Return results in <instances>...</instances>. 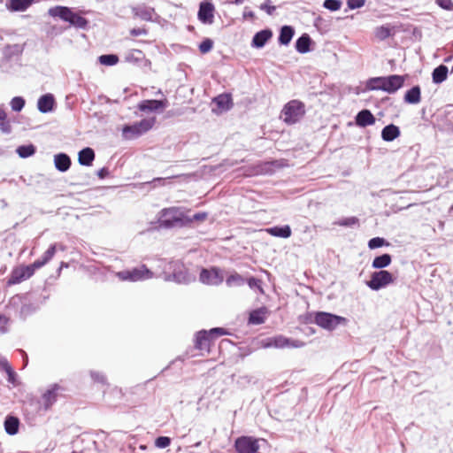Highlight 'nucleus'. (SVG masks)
Instances as JSON below:
<instances>
[{"label":"nucleus","mask_w":453,"mask_h":453,"mask_svg":"<svg viewBox=\"0 0 453 453\" xmlns=\"http://www.w3.org/2000/svg\"><path fill=\"white\" fill-rule=\"evenodd\" d=\"M50 294L44 288L41 292L31 291L22 296H15L12 298V305L20 303L19 317L26 319L35 313L49 299Z\"/></svg>","instance_id":"f257e3e1"},{"label":"nucleus","mask_w":453,"mask_h":453,"mask_svg":"<svg viewBox=\"0 0 453 453\" xmlns=\"http://www.w3.org/2000/svg\"><path fill=\"white\" fill-rule=\"evenodd\" d=\"M404 81V76L398 74L370 78L366 82V88L394 94L403 86Z\"/></svg>","instance_id":"f03ea898"},{"label":"nucleus","mask_w":453,"mask_h":453,"mask_svg":"<svg viewBox=\"0 0 453 453\" xmlns=\"http://www.w3.org/2000/svg\"><path fill=\"white\" fill-rule=\"evenodd\" d=\"M305 321L315 323L323 329L333 331L339 326H346L348 319L344 317L326 311H316L314 314H307Z\"/></svg>","instance_id":"7ed1b4c3"},{"label":"nucleus","mask_w":453,"mask_h":453,"mask_svg":"<svg viewBox=\"0 0 453 453\" xmlns=\"http://www.w3.org/2000/svg\"><path fill=\"white\" fill-rule=\"evenodd\" d=\"M231 334L223 327H213L210 330H200L195 335V348L199 350L210 351L211 342L222 335Z\"/></svg>","instance_id":"20e7f679"},{"label":"nucleus","mask_w":453,"mask_h":453,"mask_svg":"<svg viewBox=\"0 0 453 453\" xmlns=\"http://www.w3.org/2000/svg\"><path fill=\"white\" fill-rule=\"evenodd\" d=\"M158 223L161 227L173 228L184 226L188 224V217L179 209L172 207L161 211Z\"/></svg>","instance_id":"39448f33"},{"label":"nucleus","mask_w":453,"mask_h":453,"mask_svg":"<svg viewBox=\"0 0 453 453\" xmlns=\"http://www.w3.org/2000/svg\"><path fill=\"white\" fill-rule=\"evenodd\" d=\"M281 114L285 123L295 124L304 116L305 105L299 100H291L284 105Z\"/></svg>","instance_id":"423d86ee"},{"label":"nucleus","mask_w":453,"mask_h":453,"mask_svg":"<svg viewBox=\"0 0 453 453\" xmlns=\"http://www.w3.org/2000/svg\"><path fill=\"white\" fill-rule=\"evenodd\" d=\"M155 118L143 119L133 125H126L122 129V134L126 139H134L148 132L155 124Z\"/></svg>","instance_id":"0eeeda50"},{"label":"nucleus","mask_w":453,"mask_h":453,"mask_svg":"<svg viewBox=\"0 0 453 453\" xmlns=\"http://www.w3.org/2000/svg\"><path fill=\"white\" fill-rule=\"evenodd\" d=\"M393 274L387 270H380L371 274L366 286L373 291H378L395 282Z\"/></svg>","instance_id":"6e6552de"},{"label":"nucleus","mask_w":453,"mask_h":453,"mask_svg":"<svg viewBox=\"0 0 453 453\" xmlns=\"http://www.w3.org/2000/svg\"><path fill=\"white\" fill-rule=\"evenodd\" d=\"M260 441L265 442V440L242 435L234 441V449L238 453H259Z\"/></svg>","instance_id":"1a4fd4ad"},{"label":"nucleus","mask_w":453,"mask_h":453,"mask_svg":"<svg viewBox=\"0 0 453 453\" xmlns=\"http://www.w3.org/2000/svg\"><path fill=\"white\" fill-rule=\"evenodd\" d=\"M153 273L146 265H142L139 267L131 270H125L118 273V277L121 280L139 281L152 278Z\"/></svg>","instance_id":"9d476101"},{"label":"nucleus","mask_w":453,"mask_h":453,"mask_svg":"<svg viewBox=\"0 0 453 453\" xmlns=\"http://www.w3.org/2000/svg\"><path fill=\"white\" fill-rule=\"evenodd\" d=\"M168 268L173 272L165 274V280L166 281H175L177 283H188L189 281L188 273L181 262L171 261L168 264Z\"/></svg>","instance_id":"9b49d317"},{"label":"nucleus","mask_w":453,"mask_h":453,"mask_svg":"<svg viewBox=\"0 0 453 453\" xmlns=\"http://www.w3.org/2000/svg\"><path fill=\"white\" fill-rule=\"evenodd\" d=\"M35 270L36 268H34L33 264L15 267L12 269L7 280V284L9 286L19 284L29 279L35 273Z\"/></svg>","instance_id":"f8f14e48"},{"label":"nucleus","mask_w":453,"mask_h":453,"mask_svg":"<svg viewBox=\"0 0 453 453\" xmlns=\"http://www.w3.org/2000/svg\"><path fill=\"white\" fill-rule=\"evenodd\" d=\"M199 280L203 284L218 286L223 282L224 278L219 268L211 267V269L203 268Z\"/></svg>","instance_id":"ddd939ff"},{"label":"nucleus","mask_w":453,"mask_h":453,"mask_svg":"<svg viewBox=\"0 0 453 453\" xmlns=\"http://www.w3.org/2000/svg\"><path fill=\"white\" fill-rule=\"evenodd\" d=\"M214 12L215 7L211 1H203L199 5L197 18L203 24L211 25L214 20Z\"/></svg>","instance_id":"4468645a"},{"label":"nucleus","mask_w":453,"mask_h":453,"mask_svg":"<svg viewBox=\"0 0 453 453\" xmlns=\"http://www.w3.org/2000/svg\"><path fill=\"white\" fill-rule=\"evenodd\" d=\"M60 389L61 387L55 383L50 385V387L42 394L41 402L43 405V411H49L57 402L58 391Z\"/></svg>","instance_id":"2eb2a0df"},{"label":"nucleus","mask_w":453,"mask_h":453,"mask_svg":"<svg viewBox=\"0 0 453 453\" xmlns=\"http://www.w3.org/2000/svg\"><path fill=\"white\" fill-rule=\"evenodd\" d=\"M269 347L274 348H301L304 346V342L298 340H291L282 335H278L270 339V342L267 344Z\"/></svg>","instance_id":"dca6fc26"},{"label":"nucleus","mask_w":453,"mask_h":453,"mask_svg":"<svg viewBox=\"0 0 453 453\" xmlns=\"http://www.w3.org/2000/svg\"><path fill=\"white\" fill-rule=\"evenodd\" d=\"M168 105V102L166 99L165 100H156V99H147L142 100L138 104V109L142 111H156L160 109H165Z\"/></svg>","instance_id":"f3484780"},{"label":"nucleus","mask_w":453,"mask_h":453,"mask_svg":"<svg viewBox=\"0 0 453 453\" xmlns=\"http://www.w3.org/2000/svg\"><path fill=\"white\" fill-rule=\"evenodd\" d=\"M132 13L144 21H152L153 16L156 15L155 9L145 4H139L132 7Z\"/></svg>","instance_id":"a211bd4d"},{"label":"nucleus","mask_w":453,"mask_h":453,"mask_svg":"<svg viewBox=\"0 0 453 453\" xmlns=\"http://www.w3.org/2000/svg\"><path fill=\"white\" fill-rule=\"evenodd\" d=\"M273 32L270 28H265L257 32L251 41V46L256 49L263 48L272 38Z\"/></svg>","instance_id":"6ab92c4d"},{"label":"nucleus","mask_w":453,"mask_h":453,"mask_svg":"<svg viewBox=\"0 0 453 453\" xmlns=\"http://www.w3.org/2000/svg\"><path fill=\"white\" fill-rule=\"evenodd\" d=\"M43 411V405L40 399L32 397L24 402L23 411L25 415L36 416Z\"/></svg>","instance_id":"aec40b11"},{"label":"nucleus","mask_w":453,"mask_h":453,"mask_svg":"<svg viewBox=\"0 0 453 453\" xmlns=\"http://www.w3.org/2000/svg\"><path fill=\"white\" fill-rule=\"evenodd\" d=\"M55 105V97L52 94H45L39 97L37 101L38 111L42 113L52 111Z\"/></svg>","instance_id":"412c9836"},{"label":"nucleus","mask_w":453,"mask_h":453,"mask_svg":"<svg viewBox=\"0 0 453 453\" xmlns=\"http://www.w3.org/2000/svg\"><path fill=\"white\" fill-rule=\"evenodd\" d=\"M71 165V157L66 153L60 152L54 156V165L58 171L65 173L70 169Z\"/></svg>","instance_id":"4be33fe9"},{"label":"nucleus","mask_w":453,"mask_h":453,"mask_svg":"<svg viewBox=\"0 0 453 453\" xmlns=\"http://www.w3.org/2000/svg\"><path fill=\"white\" fill-rule=\"evenodd\" d=\"M25 45L26 43L6 44L3 49L4 59L9 62L13 57L20 56L24 51Z\"/></svg>","instance_id":"5701e85b"},{"label":"nucleus","mask_w":453,"mask_h":453,"mask_svg":"<svg viewBox=\"0 0 453 453\" xmlns=\"http://www.w3.org/2000/svg\"><path fill=\"white\" fill-rule=\"evenodd\" d=\"M356 124L358 127H365L367 126L373 125L376 121L375 117L370 110L364 109L360 111L356 116Z\"/></svg>","instance_id":"b1692460"},{"label":"nucleus","mask_w":453,"mask_h":453,"mask_svg":"<svg viewBox=\"0 0 453 453\" xmlns=\"http://www.w3.org/2000/svg\"><path fill=\"white\" fill-rule=\"evenodd\" d=\"M311 43L312 40L311 36L308 34L304 33L301 36H299L296 41V50L301 54L308 53L309 51H311Z\"/></svg>","instance_id":"393cba45"},{"label":"nucleus","mask_w":453,"mask_h":453,"mask_svg":"<svg viewBox=\"0 0 453 453\" xmlns=\"http://www.w3.org/2000/svg\"><path fill=\"white\" fill-rule=\"evenodd\" d=\"M95 151L89 147L81 150L78 153V162L81 165L90 166L95 160Z\"/></svg>","instance_id":"a878e982"},{"label":"nucleus","mask_w":453,"mask_h":453,"mask_svg":"<svg viewBox=\"0 0 453 453\" xmlns=\"http://www.w3.org/2000/svg\"><path fill=\"white\" fill-rule=\"evenodd\" d=\"M72 12H73V10L71 8L66 7V6H60V5L51 7L49 9V12H48L50 16L54 17V18L58 17L66 22L69 21Z\"/></svg>","instance_id":"bb28decb"},{"label":"nucleus","mask_w":453,"mask_h":453,"mask_svg":"<svg viewBox=\"0 0 453 453\" xmlns=\"http://www.w3.org/2000/svg\"><path fill=\"white\" fill-rule=\"evenodd\" d=\"M19 419L16 416L7 415L5 417L4 426L6 434L9 435L17 434L19 433Z\"/></svg>","instance_id":"cd10ccee"},{"label":"nucleus","mask_w":453,"mask_h":453,"mask_svg":"<svg viewBox=\"0 0 453 453\" xmlns=\"http://www.w3.org/2000/svg\"><path fill=\"white\" fill-rule=\"evenodd\" d=\"M403 101L409 104H417L421 101V88L418 85L413 86L407 90L403 96Z\"/></svg>","instance_id":"c85d7f7f"},{"label":"nucleus","mask_w":453,"mask_h":453,"mask_svg":"<svg viewBox=\"0 0 453 453\" xmlns=\"http://www.w3.org/2000/svg\"><path fill=\"white\" fill-rule=\"evenodd\" d=\"M400 128L394 124L387 125L381 131V138L385 142H392L400 136Z\"/></svg>","instance_id":"c756f323"},{"label":"nucleus","mask_w":453,"mask_h":453,"mask_svg":"<svg viewBox=\"0 0 453 453\" xmlns=\"http://www.w3.org/2000/svg\"><path fill=\"white\" fill-rule=\"evenodd\" d=\"M295 35V29L293 27L285 25L282 26L280 30V35L278 37V42L280 45H288Z\"/></svg>","instance_id":"7c9ffc66"},{"label":"nucleus","mask_w":453,"mask_h":453,"mask_svg":"<svg viewBox=\"0 0 453 453\" xmlns=\"http://www.w3.org/2000/svg\"><path fill=\"white\" fill-rule=\"evenodd\" d=\"M268 312L266 307H261L256 310H253L249 316L248 322L251 325H261L265 320V315Z\"/></svg>","instance_id":"2f4dec72"},{"label":"nucleus","mask_w":453,"mask_h":453,"mask_svg":"<svg viewBox=\"0 0 453 453\" xmlns=\"http://www.w3.org/2000/svg\"><path fill=\"white\" fill-rule=\"evenodd\" d=\"M266 232L272 236L285 239L290 237L292 234L291 227L288 225L274 226L266 228Z\"/></svg>","instance_id":"473e14b6"},{"label":"nucleus","mask_w":453,"mask_h":453,"mask_svg":"<svg viewBox=\"0 0 453 453\" xmlns=\"http://www.w3.org/2000/svg\"><path fill=\"white\" fill-rule=\"evenodd\" d=\"M280 165L278 160L261 162L255 166L254 170L256 174H271L273 173V167Z\"/></svg>","instance_id":"72a5a7b5"},{"label":"nucleus","mask_w":453,"mask_h":453,"mask_svg":"<svg viewBox=\"0 0 453 453\" xmlns=\"http://www.w3.org/2000/svg\"><path fill=\"white\" fill-rule=\"evenodd\" d=\"M35 0H8L6 7L12 12L26 11Z\"/></svg>","instance_id":"f704fd0d"},{"label":"nucleus","mask_w":453,"mask_h":453,"mask_svg":"<svg viewBox=\"0 0 453 453\" xmlns=\"http://www.w3.org/2000/svg\"><path fill=\"white\" fill-rule=\"evenodd\" d=\"M56 253V244H51L42 256L33 263L34 268L39 269L47 264Z\"/></svg>","instance_id":"c9c22d12"},{"label":"nucleus","mask_w":453,"mask_h":453,"mask_svg":"<svg viewBox=\"0 0 453 453\" xmlns=\"http://www.w3.org/2000/svg\"><path fill=\"white\" fill-rule=\"evenodd\" d=\"M392 262V257L390 254L384 253L382 255L377 256L373 258L372 262V267L373 269L383 270L388 267Z\"/></svg>","instance_id":"e433bc0d"},{"label":"nucleus","mask_w":453,"mask_h":453,"mask_svg":"<svg viewBox=\"0 0 453 453\" xmlns=\"http://www.w3.org/2000/svg\"><path fill=\"white\" fill-rule=\"evenodd\" d=\"M216 105L223 111H228L233 107V100L230 94H221L213 99Z\"/></svg>","instance_id":"4c0bfd02"},{"label":"nucleus","mask_w":453,"mask_h":453,"mask_svg":"<svg viewBox=\"0 0 453 453\" xmlns=\"http://www.w3.org/2000/svg\"><path fill=\"white\" fill-rule=\"evenodd\" d=\"M449 69L445 65L435 67L432 73V80L435 84L443 82L448 77Z\"/></svg>","instance_id":"58836bf2"},{"label":"nucleus","mask_w":453,"mask_h":453,"mask_svg":"<svg viewBox=\"0 0 453 453\" xmlns=\"http://www.w3.org/2000/svg\"><path fill=\"white\" fill-rule=\"evenodd\" d=\"M68 23L77 28L85 29L88 25V20L86 18L73 12Z\"/></svg>","instance_id":"ea45409f"},{"label":"nucleus","mask_w":453,"mask_h":453,"mask_svg":"<svg viewBox=\"0 0 453 453\" xmlns=\"http://www.w3.org/2000/svg\"><path fill=\"white\" fill-rule=\"evenodd\" d=\"M35 152L36 147L32 143L27 145H20L16 149V153L21 158H27L32 157L35 154Z\"/></svg>","instance_id":"a19ab883"},{"label":"nucleus","mask_w":453,"mask_h":453,"mask_svg":"<svg viewBox=\"0 0 453 453\" xmlns=\"http://www.w3.org/2000/svg\"><path fill=\"white\" fill-rule=\"evenodd\" d=\"M244 283H245L244 278L237 273H232L226 280V284L228 287L242 286V285H244Z\"/></svg>","instance_id":"79ce46f5"},{"label":"nucleus","mask_w":453,"mask_h":453,"mask_svg":"<svg viewBox=\"0 0 453 453\" xmlns=\"http://www.w3.org/2000/svg\"><path fill=\"white\" fill-rule=\"evenodd\" d=\"M101 65L112 66L119 62V57L115 54H104L98 58Z\"/></svg>","instance_id":"37998d69"},{"label":"nucleus","mask_w":453,"mask_h":453,"mask_svg":"<svg viewBox=\"0 0 453 453\" xmlns=\"http://www.w3.org/2000/svg\"><path fill=\"white\" fill-rule=\"evenodd\" d=\"M0 366L2 370H4L8 375V381L11 383H14L16 378V372L10 365L7 360L0 361Z\"/></svg>","instance_id":"c03bdc74"},{"label":"nucleus","mask_w":453,"mask_h":453,"mask_svg":"<svg viewBox=\"0 0 453 453\" xmlns=\"http://www.w3.org/2000/svg\"><path fill=\"white\" fill-rule=\"evenodd\" d=\"M374 34L379 40L384 41L391 35V30L386 26H380L375 28Z\"/></svg>","instance_id":"a18cd8bd"},{"label":"nucleus","mask_w":453,"mask_h":453,"mask_svg":"<svg viewBox=\"0 0 453 453\" xmlns=\"http://www.w3.org/2000/svg\"><path fill=\"white\" fill-rule=\"evenodd\" d=\"M25 104L26 101L22 96H14L10 103L12 110L16 112L21 111Z\"/></svg>","instance_id":"49530a36"},{"label":"nucleus","mask_w":453,"mask_h":453,"mask_svg":"<svg viewBox=\"0 0 453 453\" xmlns=\"http://www.w3.org/2000/svg\"><path fill=\"white\" fill-rule=\"evenodd\" d=\"M334 225L341 226H353L359 225V219L357 217L343 218L334 222Z\"/></svg>","instance_id":"de8ad7c7"},{"label":"nucleus","mask_w":453,"mask_h":453,"mask_svg":"<svg viewBox=\"0 0 453 453\" xmlns=\"http://www.w3.org/2000/svg\"><path fill=\"white\" fill-rule=\"evenodd\" d=\"M388 245H389V243L382 237H373L370 239L368 242V247L371 250L378 249Z\"/></svg>","instance_id":"09e8293b"},{"label":"nucleus","mask_w":453,"mask_h":453,"mask_svg":"<svg viewBox=\"0 0 453 453\" xmlns=\"http://www.w3.org/2000/svg\"><path fill=\"white\" fill-rule=\"evenodd\" d=\"M127 61L132 62V63H139L141 61L145 60V57L142 50H135L133 52L129 53L126 57Z\"/></svg>","instance_id":"8fccbe9b"},{"label":"nucleus","mask_w":453,"mask_h":453,"mask_svg":"<svg viewBox=\"0 0 453 453\" xmlns=\"http://www.w3.org/2000/svg\"><path fill=\"white\" fill-rule=\"evenodd\" d=\"M342 2L341 0H325L323 7L331 11L336 12L341 9Z\"/></svg>","instance_id":"3c124183"},{"label":"nucleus","mask_w":453,"mask_h":453,"mask_svg":"<svg viewBox=\"0 0 453 453\" xmlns=\"http://www.w3.org/2000/svg\"><path fill=\"white\" fill-rule=\"evenodd\" d=\"M213 41L210 38H205L202 41V42L199 44V50L203 54H206L210 52L213 48Z\"/></svg>","instance_id":"603ef678"},{"label":"nucleus","mask_w":453,"mask_h":453,"mask_svg":"<svg viewBox=\"0 0 453 453\" xmlns=\"http://www.w3.org/2000/svg\"><path fill=\"white\" fill-rule=\"evenodd\" d=\"M247 284L251 289H258L260 293H264L262 288V280L255 277H250L247 280Z\"/></svg>","instance_id":"864d4df0"},{"label":"nucleus","mask_w":453,"mask_h":453,"mask_svg":"<svg viewBox=\"0 0 453 453\" xmlns=\"http://www.w3.org/2000/svg\"><path fill=\"white\" fill-rule=\"evenodd\" d=\"M171 444V438L168 436H159L155 440V446L159 449H165Z\"/></svg>","instance_id":"5fc2aeb1"},{"label":"nucleus","mask_w":453,"mask_h":453,"mask_svg":"<svg viewBox=\"0 0 453 453\" xmlns=\"http://www.w3.org/2000/svg\"><path fill=\"white\" fill-rule=\"evenodd\" d=\"M365 0H347V6L349 10H355L361 8L365 5Z\"/></svg>","instance_id":"6e6d98bb"},{"label":"nucleus","mask_w":453,"mask_h":453,"mask_svg":"<svg viewBox=\"0 0 453 453\" xmlns=\"http://www.w3.org/2000/svg\"><path fill=\"white\" fill-rule=\"evenodd\" d=\"M435 3L441 9L446 11H453V2L452 0H435Z\"/></svg>","instance_id":"4d7b16f0"},{"label":"nucleus","mask_w":453,"mask_h":453,"mask_svg":"<svg viewBox=\"0 0 453 453\" xmlns=\"http://www.w3.org/2000/svg\"><path fill=\"white\" fill-rule=\"evenodd\" d=\"M90 376L95 382H98L101 384L106 383V378L102 372L91 371Z\"/></svg>","instance_id":"13d9d810"},{"label":"nucleus","mask_w":453,"mask_h":453,"mask_svg":"<svg viewBox=\"0 0 453 453\" xmlns=\"http://www.w3.org/2000/svg\"><path fill=\"white\" fill-rule=\"evenodd\" d=\"M10 319L6 317L5 315L1 314L0 315V333L5 334L8 332V325H9Z\"/></svg>","instance_id":"bf43d9fd"},{"label":"nucleus","mask_w":453,"mask_h":453,"mask_svg":"<svg viewBox=\"0 0 453 453\" xmlns=\"http://www.w3.org/2000/svg\"><path fill=\"white\" fill-rule=\"evenodd\" d=\"M259 9L265 11L268 15H273L276 7L270 4V0H266L265 3L259 5Z\"/></svg>","instance_id":"052dcab7"},{"label":"nucleus","mask_w":453,"mask_h":453,"mask_svg":"<svg viewBox=\"0 0 453 453\" xmlns=\"http://www.w3.org/2000/svg\"><path fill=\"white\" fill-rule=\"evenodd\" d=\"M207 217H208V213L207 212H197V213H195L191 218L188 217V224L191 223L193 221H203V220L206 219Z\"/></svg>","instance_id":"680f3d73"},{"label":"nucleus","mask_w":453,"mask_h":453,"mask_svg":"<svg viewBox=\"0 0 453 453\" xmlns=\"http://www.w3.org/2000/svg\"><path fill=\"white\" fill-rule=\"evenodd\" d=\"M0 129L4 134H10L12 132V126L10 121L6 120V119L4 120H1Z\"/></svg>","instance_id":"e2e57ef3"},{"label":"nucleus","mask_w":453,"mask_h":453,"mask_svg":"<svg viewBox=\"0 0 453 453\" xmlns=\"http://www.w3.org/2000/svg\"><path fill=\"white\" fill-rule=\"evenodd\" d=\"M242 18L243 19H251L253 20L255 19V12L251 11L249 7H244L243 12H242Z\"/></svg>","instance_id":"0e129e2a"},{"label":"nucleus","mask_w":453,"mask_h":453,"mask_svg":"<svg viewBox=\"0 0 453 453\" xmlns=\"http://www.w3.org/2000/svg\"><path fill=\"white\" fill-rule=\"evenodd\" d=\"M148 31L145 28H133L130 30V35L133 36H139L142 35H147Z\"/></svg>","instance_id":"69168bd1"},{"label":"nucleus","mask_w":453,"mask_h":453,"mask_svg":"<svg viewBox=\"0 0 453 453\" xmlns=\"http://www.w3.org/2000/svg\"><path fill=\"white\" fill-rule=\"evenodd\" d=\"M110 175V171L107 167H103L97 172L99 179H104Z\"/></svg>","instance_id":"338daca9"},{"label":"nucleus","mask_w":453,"mask_h":453,"mask_svg":"<svg viewBox=\"0 0 453 453\" xmlns=\"http://www.w3.org/2000/svg\"><path fill=\"white\" fill-rule=\"evenodd\" d=\"M18 351L21 354L22 356V358H23V362H24V367L27 366V363H28V357L27 355V353L23 350V349H18Z\"/></svg>","instance_id":"774afa93"}]
</instances>
